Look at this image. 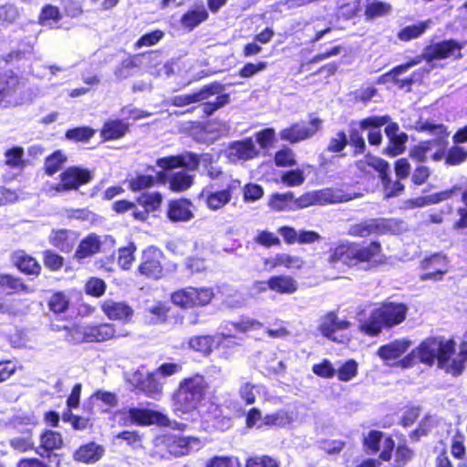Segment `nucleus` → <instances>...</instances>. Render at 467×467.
Masks as SVG:
<instances>
[{
	"mask_svg": "<svg viewBox=\"0 0 467 467\" xmlns=\"http://www.w3.org/2000/svg\"><path fill=\"white\" fill-rule=\"evenodd\" d=\"M454 345H456L454 339L427 338L418 348L400 359L398 365L402 368H409L418 362L431 366L437 360L439 368L449 374L458 376L462 372V360L461 358L451 360Z\"/></svg>",
	"mask_w": 467,
	"mask_h": 467,
	"instance_id": "obj_1",
	"label": "nucleus"
},
{
	"mask_svg": "<svg viewBox=\"0 0 467 467\" xmlns=\"http://www.w3.org/2000/svg\"><path fill=\"white\" fill-rule=\"evenodd\" d=\"M328 262L331 265L342 262L349 267L360 266L368 270L381 265L384 256L378 242H371L368 245L347 242L330 250Z\"/></svg>",
	"mask_w": 467,
	"mask_h": 467,
	"instance_id": "obj_2",
	"label": "nucleus"
},
{
	"mask_svg": "<svg viewBox=\"0 0 467 467\" xmlns=\"http://www.w3.org/2000/svg\"><path fill=\"white\" fill-rule=\"evenodd\" d=\"M208 383L204 377L196 374L182 379L173 395L172 410L181 418H191L205 398Z\"/></svg>",
	"mask_w": 467,
	"mask_h": 467,
	"instance_id": "obj_3",
	"label": "nucleus"
},
{
	"mask_svg": "<svg viewBox=\"0 0 467 467\" xmlns=\"http://www.w3.org/2000/svg\"><path fill=\"white\" fill-rule=\"evenodd\" d=\"M407 310V306L401 303H385L375 308L369 317L360 324V331L368 336H376L383 327H391L403 322Z\"/></svg>",
	"mask_w": 467,
	"mask_h": 467,
	"instance_id": "obj_4",
	"label": "nucleus"
},
{
	"mask_svg": "<svg viewBox=\"0 0 467 467\" xmlns=\"http://www.w3.org/2000/svg\"><path fill=\"white\" fill-rule=\"evenodd\" d=\"M223 86L213 83L205 86L201 90L192 94L175 96L171 99V104L176 107H183L192 103H202V112L209 116L218 109L229 103V95L222 94Z\"/></svg>",
	"mask_w": 467,
	"mask_h": 467,
	"instance_id": "obj_5",
	"label": "nucleus"
},
{
	"mask_svg": "<svg viewBox=\"0 0 467 467\" xmlns=\"http://www.w3.org/2000/svg\"><path fill=\"white\" fill-rule=\"evenodd\" d=\"M115 337V326L109 323L95 326H75L68 328L67 332V340L72 343L102 342Z\"/></svg>",
	"mask_w": 467,
	"mask_h": 467,
	"instance_id": "obj_6",
	"label": "nucleus"
},
{
	"mask_svg": "<svg viewBox=\"0 0 467 467\" xmlns=\"http://www.w3.org/2000/svg\"><path fill=\"white\" fill-rule=\"evenodd\" d=\"M350 326L349 321L338 319L334 312H329L320 317L318 330L334 342L347 344L351 339Z\"/></svg>",
	"mask_w": 467,
	"mask_h": 467,
	"instance_id": "obj_7",
	"label": "nucleus"
},
{
	"mask_svg": "<svg viewBox=\"0 0 467 467\" xmlns=\"http://www.w3.org/2000/svg\"><path fill=\"white\" fill-rule=\"evenodd\" d=\"M263 324L255 319L242 318L239 322H224L222 324L221 331L216 334L215 346L217 348H228L236 346L234 337L232 335L233 331L246 332L249 330L259 329Z\"/></svg>",
	"mask_w": 467,
	"mask_h": 467,
	"instance_id": "obj_8",
	"label": "nucleus"
},
{
	"mask_svg": "<svg viewBox=\"0 0 467 467\" xmlns=\"http://www.w3.org/2000/svg\"><path fill=\"white\" fill-rule=\"evenodd\" d=\"M241 188L240 181L234 180L227 184L225 189L215 190L213 185L205 187L201 193L207 208L211 211H218L227 205L234 193Z\"/></svg>",
	"mask_w": 467,
	"mask_h": 467,
	"instance_id": "obj_9",
	"label": "nucleus"
},
{
	"mask_svg": "<svg viewBox=\"0 0 467 467\" xmlns=\"http://www.w3.org/2000/svg\"><path fill=\"white\" fill-rule=\"evenodd\" d=\"M128 380L133 388L151 399H159L162 392V384L154 371L137 370Z\"/></svg>",
	"mask_w": 467,
	"mask_h": 467,
	"instance_id": "obj_10",
	"label": "nucleus"
},
{
	"mask_svg": "<svg viewBox=\"0 0 467 467\" xmlns=\"http://www.w3.org/2000/svg\"><path fill=\"white\" fill-rule=\"evenodd\" d=\"M444 154L445 142L441 136L434 140L422 141L414 146L410 151V158L419 162H424L429 159L438 161L444 157Z\"/></svg>",
	"mask_w": 467,
	"mask_h": 467,
	"instance_id": "obj_11",
	"label": "nucleus"
},
{
	"mask_svg": "<svg viewBox=\"0 0 467 467\" xmlns=\"http://www.w3.org/2000/svg\"><path fill=\"white\" fill-rule=\"evenodd\" d=\"M123 418L124 425H150L157 424L160 426H170V420L164 414L141 408H130Z\"/></svg>",
	"mask_w": 467,
	"mask_h": 467,
	"instance_id": "obj_12",
	"label": "nucleus"
},
{
	"mask_svg": "<svg viewBox=\"0 0 467 467\" xmlns=\"http://www.w3.org/2000/svg\"><path fill=\"white\" fill-rule=\"evenodd\" d=\"M462 48V45L452 39L444 40L426 47L422 58L428 62L450 57L460 58Z\"/></svg>",
	"mask_w": 467,
	"mask_h": 467,
	"instance_id": "obj_13",
	"label": "nucleus"
},
{
	"mask_svg": "<svg viewBox=\"0 0 467 467\" xmlns=\"http://www.w3.org/2000/svg\"><path fill=\"white\" fill-rule=\"evenodd\" d=\"M162 252L154 246H150L143 251L142 262L139 271L141 275L153 279H159L162 275L161 259Z\"/></svg>",
	"mask_w": 467,
	"mask_h": 467,
	"instance_id": "obj_14",
	"label": "nucleus"
},
{
	"mask_svg": "<svg viewBox=\"0 0 467 467\" xmlns=\"http://www.w3.org/2000/svg\"><path fill=\"white\" fill-rule=\"evenodd\" d=\"M322 121L318 118L312 119L307 124H294L280 132V138L296 143L312 137L320 129Z\"/></svg>",
	"mask_w": 467,
	"mask_h": 467,
	"instance_id": "obj_15",
	"label": "nucleus"
},
{
	"mask_svg": "<svg viewBox=\"0 0 467 467\" xmlns=\"http://www.w3.org/2000/svg\"><path fill=\"white\" fill-rule=\"evenodd\" d=\"M298 405H289L272 413L266 414L263 419L265 426L275 428H286L296 421L299 417Z\"/></svg>",
	"mask_w": 467,
	"mask_h": 467,
	"instance_id": "obj_16",
	"label": "nucleus"
},
{
	"mask_svg": "<svg viewBox=\"0 0 467 467\" xmlns=\"http://www.w3.org/2000/svg\"><path fill=\"white\" fill-rule=\"evenodd\" d=\"M207 159V155H202L199 158L196 154L185 152L178 156L161 158L157 161V165L164 170L185 167L188 170L194 171L198 168L201 161H206Z\"/></svg>",
	"mask_w": 467,
	"mask_h": 467,
	"instance_id": "obj_17",
	"label": "nucleus"
},
{
	"mask_svg": "<svg viewBox=\"0 0 467 467\" xmlns=\"http://www.w3.org/2000/svg\"><path fill=\"white\" fill-rule=\"evenodd\" d=\"M19 86V78L11 71L0 74V107L16 106L18 101L15 93Z\"/></svg>",
	"mask_w": 467,
	"mask_h": 467,
	"instance_id": "obj_18",
	"label": "nucleus"
},
{
	"mask_svg": "<svg viewBox=\"0 0 467 467\" xmlns=\"http://www.w3.org/2000/svg\"><path fill=\"white\" fill-rule=\"evenodd\" d=\"M421 267L425 271L421 275V280H441L448 272V261L445 255L435 254L421 262Z\"/></svg>",
	"mask_w": 467,
	"mask_h": 467,
	"instance_id": "obj_19",
	"label": "nucleus"
},
{
	"mask_svg": "<svg viewBox=\"0 0 467 467\" xmlns=\"http://www.w3.org/2000/svg\"><path fill=\"white\" fill-rule=\"evenodd\" d=\"M60 177L61 182L57 185V192L78 189L91 180V173L86 169L71 167L61 173Z\"/></svg>",
	"mask_w": 467,
	"mask_h": 467,
	"instance_id": "obj_20",
	"label": "nucleus"
},
{
	"mask_svg": "<svg viewBox=\"0 0 467 467\" xmlns=\"http://www.w3.org/2000/svg\"><path fill=\"white\" fill-rule=\"evenodd\" d=\"M411 346V341L406 338L396 339L386 345L381 346L377 355L387 364L392 365L393 361L401 358ZM398 365V362L394 363Z\"/></svg>",
	"mask_w": 467,
	"mask_h": 467,
	"instance_id": "obj_21",
	"label": "nucleus"
},
{
	"mask_svg": "<svg viewBox=\"0 0 467 467\" xmlns=\"http://www.w3.org/2000/svg\"><path fill=\"white\" fill-rule=\"evenodd\" d=\"M258 150L253 139H245L231 143L227 150L226 155L233 161H248L257 156Z\"/></svg>",
	"mask_w": 467,
	"mask_h": 467,
	"instance_id": "obj_22",
	"label": "nucleus"
},
{
	"mask_svg": "<svg viewBox=\"0 0 467 467\" xmlns=\"http://www.w3.org/2000/svg\"><path fill=\"white\" fill-rule=\"evenodd\" d=\"M101 310L110 320H119L124 323H130L132 319L134 311L125 302L106 299L101 303Z\"/></svg>",
	"mask_w": 467,
	"mask_h": 467,
	"instance_id": "obj_23",
	"label": "nucleus"
},
{
	"mask_svg": "<svg viewBox=\"0 0 467 467\" xmlns=\"http://www.w3.org/2000/svg\"><path fill=\"white\" fill-rule=\"evenodd\" d=\"M165 444L168 451L174 457H181L191 452L193 448L199 449L200 441L195 437L167 436Z\"/></svg>",
	"mask_w": 467,
	"mask_h": 467,
	"instance_id": "obj_24",
	"label": "nucleus"
},
{
	"mask_svg": "<svg viewBox=\"0 0 467 467\" xmlns=\"http://www.w3.org/2000/svg\"><path fill=\"white\" fill-rule=\"evenodd\" d=\"M391 221L385 219H370L351 225L348 234L355 237H367L372 234L383 233L387 228L390 227Z\"/></svg>",
	"mask_w": 467,
	"mask_h": 467,
	"instance_id": "obj_25",
	"label": "nucleus"
},
{
	"mask_svg": "<svg viewBox=\"0 0 467 467\" xmlns=\"http://www.w3.org/2000/svg\"><path fill=\"white\" fill-rule=\"evenodd\" d=\"M195 207L187 199H178L170 202L167 216L173 223L189 222L194 217Z\"/></svg>",
	"mask_w": 467,
	"mask_h": 467,
	"instance_id": "obj_26",
	"label": "nucleus"
},
{
	"mask_svg": "<svg viewBox=\"0 0 467 467\" xmlns=\"http://www.w3.org/2000/svg\"><path fill=\"white\" fill-rule=\"evenodd\" d=\"M389 120V118L388 116H374L367 118L360 122V128L362 130L370 129L368 135V140L371 145H379L381 142L382 135L379 128L386 125Z\"/></svg>",
	"mask_w": 467,
	"mask_h": 467,
	"instance_id": "obj_27",
	"label": "nucleus"
},
{
	"mask_svg": "<svg viewBox=\"0 0 467 467\" xmlns=\"http://www.w3.org/2000/svg\"><path fill=\"white\" fill-rule=\"evenodd\" d=\"M105 453V448L96 442H88L80 446L74 452V459L77 462L84 463L96 462L102 458Z\"/></svg>",
	"mask_w": 467,
	"mask_h": 467,
	"instance_id": "obj_28",
	"label": "nucleus"
},
{
	"mask_svg": "<svg viewBox=\"0 0 467 467\" xmlns=\"http://www.w3.org/2000/svg\"><path fill=\"white\" fill-rule=\"evenodd\" d=\"M317 205H326L348 202L352 199L350 193H347L340 189L326 188L319 191H314Z\"/></svg>",
	"mask_w": 467,
	"mask_h": 467,
	"instance_id": "obj_29",
	"label": "nucleus"
},
{
	"mask_svg": "<svg viewBox=\"0 0 467 467\" xmlns=\"http://www.w3.org/2000/svg\"><path fill=\"white\" fill-rule=\"evenodd\" d=\"M49 239L62 252H69L78 240V234L69 230H57L52 232Z\"/></svg>",
	"mask_w": 467,
	"mask_h": 467,
	"instance_id": "obj_30",
	"label": "nucleus"
},
{
	"mask_svg": "<svg viewBox=\"0 0 467 467\" xmlns=\"http://www.w3.org/2000/svg\"><path fill=\"white\" fill-rule=\"evenodd\" d=\"M298 284L290 275H275L269 278V289L279 294L291 295L297 291Z\"/></svg>",
	"mask_w": 467,
	"mask_h": 467,
	"instance_id": "obj_31",
	"label": "nucleus"
},
{
	"mask_svg": "<svg viewBox=\"0 0 467 467\" xmlns=\"http://www.w3.org/2000/svg\"><path fill=\"white\" fill-rule=\"evenodd\" d=\"M13 262L21 272L27 275H38L41 269L36 260L23 251L14 254Z\"/></svg>",
	"mask_w": 467,
	"mask_h": 467,
	"instance_id": "obj_32",
	"label": "nucleus"
},
{
	"mask_svg": "<svg viewBox=\"0 0 467 467\" xmlns=\"http://www.w3.org/2000/svg\"><path fill=\"white\" fill-rule=\"evenodd\" d=\"M128 129L129 125L123 120H109L103 125L100 134L106 140H119L126 134Z\"/></svg>",
	"mask_w": 467,
	"mask_h": 467,
	"instance_id": "obj_33",
	"label": "nucleus"
},
{
	"mask_svg": "<svg viewBox=\"0 0 467 467\" xmlns=\"http://www.w3.org/2000/svg\"><path fill=\"white\" fill-rule=\"evenodd\" d=\"M207 17L208 12L206 8L203 5H200L185 13L181 18V24L182 27L192 30L198 25L205 21Z\"/></svg>",
	"mask_w": 467,
	"mask_h": 467,
	"instance_id": "obj_34",
	"label": "nucleus"
},
{
	"mask_svg": "<svg viewBox=\"0 0 467 467\" xmlns=\"http://www.w3.org/2000/svg\"><path fill=\"white\" fill-rule=\"evenodd\" d=\"M156 182L164 183V174L158 173L156 177L152 175L140 174L129 181L130 189L132 192H139L155 185Z\"/></svg>",
	"mask_w": 467,
	"mask_h": 467,
	"instance_id": "obj_35",
	"label": "nucleus"
},
{
	"mask_svg": "<svg viewBox=\"0 0 467 467\" xmlns=\"http://www.w3.org/2000/svg\"><path fill=\"white\" fill-rule=\"evenodd\" d=\"M215 340L216 335L195 336L189 339L188 347L196 352H200L204 356H208L212 353L213 348L215 346Z\"/></svg>",
	"mask_w": 467,
	"mask_h": 467,
	"instance_id": "obj_36",
	"label": "nucleus"
},
{
	"mask_svg": "<svg viewBox=\"0 0 467 467\" xmlns=\"http://www.w3.org/2000/svg\"><path fill=\"white\" fill-rule=\"evenodd\" d=\"M100 244L101 243L99 236L96 234H89L79 244L76 251V257L83 259L98 253L99 251Z\"/></svg>",
	"mask_w": 467,
	"mask_h": 467,
	"instance_id": "obj_37",
	"label": "nucleus"
},
{
	"mask_svg": "<svg viewBox=\"0 0 467 467\" xmlns=\"http://www.w3.org/2000/svg\"><path fill=\"white\" fill-rule=\"evenodd\" d=\"M169 307L161 302H157L146 307L144 317L149 324H160L166 320Z\"/></svg>",
	"mask_w": 467,
	"mask_h": 467,
	"instance_id": "obj_38",
	"label": "nucleus"
},
{
	"mask_svg": "<svg viewBox=\"0 0 467 467\" xmlns=\"http://www.w3.org/2000/svg\"><path fill=\"white\" fill-rule=\"evenodd\" d=\"M269 207L276 212L294 211L293 192L274 194L269 201Z\"/></svg>",
	"mask_w": 467,
	"mask_h": 467,
	"instance_id": "obj_39",
	"label": "nucleus"
},
{
	"mask_svg": "<svg viewBox=\"0 0 467 467\" xmlns=\"http://www.w3.org/2000/svg\"><path fill=\"white\" fill-rule=\"evenodd\" d=\"M264 389L262 385L252 384L248 381H243L239 387V397L246 405H252L255 402L256 395Z\"/></svg>",
	"mask_w": 467,
	"mask_h": 467,
	"instance_id": "obj_40",
	"label": "nucleus"
},
{
	"mask_svg": "<svg viewBox=\"0 0 467 467\" xmlns=\"http://www.w3.org/2000/svg\"><path fill=\"white\" fill-rule=\"evenodd\" d=\"M431 21L427 20L419 24L404 27L399 32V38L402 41H410L421 36L431 26Z\"/></svg>",
	"mask_w": 467,
	"mask_h": 467,
	"instance_id": "obj_41",
	"label": "nucleus"
},
{
	"mask_svg": "<svg viewBox=\"0 0 467 467\" xmlns=\"http://www.w3.org/2000/svg\"><path fill=\"white\" fill-rule=\"evenodd\" d=\"M26 308L25 302L17 298L0 299V314L16 316L22 314Z\"/></svg>",
	"mask_w": 467,
	"mask_h": 467,
	"instance_id": "obj_42",
	"label": "nucleus"
},
{
	"mask_svg": "<svg viewBox=\"0 0 467 467\" xmlns=\"http://www.w3.org/2000/svg\"><path fill=\"white\" fill-rule=\"evenodd\" d=\"M420 61H421L420 57H416V58L407 62L404 65H400V66L394 67L391 71L388 72L387 74L382 75L379 78V83L385 84L389 81L399 82V80L397 79V77L399 75L407 72L410 67L418 65Z\"/></svg>",
	"mask_w": 467,
	"mask_h": 467,
	"instance_id": "obj_43",
	"label": "nucleus"
},
{
	"mask_svg": "<svg viewBox=\"0 0 467 467\" xmlns=\"http://www.w3.org/2000/svg\"><path fill=\"white\" fill-rule=\"evenodd\" d=\"M191 293L192 297V307L206 306L214 296L213 289L207 287L191 286Z\"/></svg>",
	"mask_w": 467,
	"mask_h": 467,
	"instance_id": "obj_44",
	"label": "nucleus"
},
{
	"mask_svg": "<svg viewBox=\"0 0 467 467\" xmlns=\"http://www.w3.org/2000/svg\"><path fill=\"white\" fill-rule=\"evenodd\" d=\"M0 287L6 290L8 295L26 290L19 278L6 274H0Z\"/></svg>",
	"mask_w": 467,
	"mask_h": 467,
	"instance_id": "obj_45",
	"label": "nucleus"
},
{
	"mask_svg": "<svg viewBox=\"0 0 467 467\" xmlns=\"http://www.w3.org/2000/svg\"><path fill=\"white\" fill-rule=\"evenodd\" d=\"M192 184V177L183 171L173 173L170 180V187L173 192L184 191Z\"/></svg>",
	"mask_w": 467,
	"mask_h": 467,
	"instance_id": "obj_46",
	"label": "nucleus"
},
{
	"mask_svg": "<svg viewBox=\"0 0 467 467\" xmlns=\"http://www.w3.org/2000/svg\"><path fill=\"white\" fill-rule=\"evenodd\" d=\"M161 201L162 197L159 192L144 193L138 198V203L149 213L157 211Z\"/></svg>",
	"mask_w": 467,
	"mask_h": 467,
	"instance_id": "obj_47",
	"label": "nucleus"
},
{
	"mask_svg": "<svg viewBox=\"0 0 467 467\" xmlns=\"http://www.w3.org/2000/svg\"><path fill=\"white\" fill-rule=\"evenodd\" d=\"M41 447L46 451L59 449L63 444L60 433L53 431H47L41 435Z\"/></svg>",
	"mask_w": 467,
	"mask_h": 467,
	"instance_id": "obj_48",
	"label": "nucleus"
},
{
	"mask_svg": "<svg viewBox=\"0 0 467 467\" xmlns=\"http://www.w3.org/2000/svg\"><path fill=\"white\" fill-rule=\"evenodd\" d=\"M390 11L391 5L389 4L381 1H373L367 5L365 15L368 18H376L384 16L389 14Z\"/></svg>",
	"mask_w": 467,
	"mask_h": 467,
	"instance_id": "obj_49",
	"label": "nucleus"
},
{
	"mask_svg": "<svg viewBox=\"0 0 467 467\" xmlns=\"http://www.w3.org/2000/svg\"><path fill=\"white\" fill-rule=\"evenodd\" d=\"M67 157L60 151H55L52 155L47 158L45 162L46 172L48 175H53L57 172L66 162Z\"/></svg>",
	"mask_w": 467,
	"mask_h": 467,
	"instance_id": "obj_50",
	"label": "nucleus"
},
{
	"mask_svg": "<svg viewBox=\"0 0 467 467\" xmlns=\"http://www.w3.org/2000/svg\"><path fill=\"white\" fill-rule=\"evenodd\" d=\"M60 17V12L57 7L47 5L42 8L39 20L41 25L52 26L59 21Z\"/></svg>",
	"mask_w": 467,
	"mask_h": 467,
	"instance_id": "obj_51",
	"label": "nucleus"
},
{
	"mask_svg": "<svg viewBox=\"0 0 467 467\" xmlns=\"http://www.w3.org/2000/svg\"><path fill=\"white\" fill-rule=\"evenodd\" d=\"M380 180L384 187L385 198L398 196L404 191V185L399 181L393 182L389 173L383 175Z\"/></svg>",
	"mask_w": 467,
	"mask_h": 467,
	"instance_id": "obj_52",
	"label": "nucleus"
},
{
	"mask_svg": "<svg viewBox=\"0 0 467 467\" xmlns=\"http://www.w3.org/2000/svg\"><path fill=\"white\" fill-rule=\"evenodd\" d=\"M305 180L306 176L303 169L287 171L281 177V182L289 187L302 185Z\"/></svg>",
	"mask_w": 467,
	"mask_h": 467,
	"instance_id": "obj_53",
	"label": "nucleus"
},
{
	"mask_svg": "<svg viewBox=\"0 0 467 467\" xmlns=\"http://www.w3.org/2000/svg\"><path fill=\"white\" fill-rule=\"evenodd\" d=\"M24 150L20 147L12 148L5 151V164L11 168L21 170L24 166Z\"/></svg>",
	"mask_w": 467,
	"mask_h": 467,
	"instance_id": "obj_54",
	"label": "nucleus"
},
{
	"mask_svg": "<svg viewBox=\"0 0 467 467\" xmlns=\"http://www.w3.org/2000/svg\"><path fill=\"white\" fill-rule=\"evenodd\" d=\"M171 301L174 305L182 308L192 307L191 286L174 292L171 295Z\"/></svg>",
	"mask_w": 467,
	"mask_h": 467,
	"instance_id": "obj_55",
	"label": "nucleus"
},
{
	"mask_svg": "<svg viewBox=\"0 0 467 467\" xmlns=\"http://www.w3.org/2000/svg\"><path fill=\"white\" fill-rule=\"evenodd\" d=\"M136 247L130 244L126 247L119 248L118 251V264L122 269H129L134 261V252Z\"/></svg>",
	"mask_w": 467,
	"mask_h": 467,
	"instance_id": "obj_56",
	"label": "nucleus"
},
{
	"mask_svg": "<svg viewBox=\"0 0 467 467\" xmlns=\"http://www.w3.org/2000/svg\"><path fill=\"white\" fill-rule=\"evenodd\" d=\"M206 467H242V463L235 456H214L205 463Z\"/></svg>",
	"mask_w": 467,
	"mask_h": 467,
	"instance_id": "obj_57",
	"label": "nucleus"
},
{
	"mask_svg": "<svg viewBox=\"0 0 467 467\" xmlns=\"http://www.w3.org/2000/svg\"><path fill=\"white\" fill-rule=\"evenodd\" d=\"M358 374V363L349 359L345 362L337 370V378L340 381L348 382L353 379Z\"/></svg>",
	"mask_w": 467,
	"mask_h": 467,
	"instance_id": "obj_58",
	"label": "nucleus"
},
{
	"mask_svg": "<svg viewBox=\"0 0 467 467\" xmlns=\"http://www.w3.org/2000/svg\"><path fill=\"white\" fill-rule=\"evenodd\" d=\"M274 265H278V266H285L288 269H299L303 265V261L297 256H293L287 254H277L275 256Z\"/></svg>",
	"mask_w": 467,
	"mask_h": 467,
	"instance_id": "obj_59",
	"label": "nucleus"
},
{
	"mask_svg": "<svg viewBox=\"0 0 467 467\" xmlns=\"http://www.w3.org/2000/svg\"><path fill=\"white\" fill-rule=\"evenodd\" d=\"M95 134V131L88 127H79L69 130L66 133V138L75 141H88Z\"/></svg>",
	"mask_w": 467,
	"mask_h": 467,
	"instance_id": "obj_60",
	"label": "nucleus"
},
{
	"mask_svg": "<svg viewBox=\"0 0 467 467\" xmlns=\"http://www.w3.org/2000/svg\"><path fill=\"white\" fill-rule=\"evenodd\" d=\"M135 67H137V62L134 57L124 59L115 69L114 75L119 80L128 78L133 75Z\"/></svg>",
	"mask_w": 467,
	"mask_h": 467,
	"instance_id": "obj_61",
	"label": "nucleus"
},
{
	"mask_svg": "<svg viewBox=\"0 0 467 467\" xmlns=\"http://www.w3.org/2000/svg\"><path fill=\"white\" fill-rule=\"evenodd\" d=\"M467 160V150L463 148L454 146L448 150L446 156V164L455 166L464 162Z\"/></svg>",
	"mask_w": 467,
	"mask_h": 467,
	"instance_id": "obj_62",
	"label": "nucleus"
},
{
	"mask_svg": "<svg viewBox=\"0 0 467 467\" xmlns=\"http://www.w3.org/2000/svg\"><path fill=\"white\" fill-rule=\"evenodd\" d=\"M68 298L65 294L58 292L54 294L49 300V308L55 313H63L68 307Z\"/></svg>",
	"mask_w": 467,
	"mask_h": 467,
	"instance_id": "obj_63",
	"label": "nucleus"
},
{
	"mask_svg": "<svg viewBox=\"0 0 467 467\" xmlns=\"http://www.w3.org/2000/svg\"><path fill=\"white\" fill-rule=\"evenodd\" d=\"M245 467H279V462L269 456H254L247 459Z\"/></svg>",
	"mask_w": 467,
	"mask_h": 467,
	"instance_id": "obj_64",
	"label": "nucleus"
}]
</instances>
